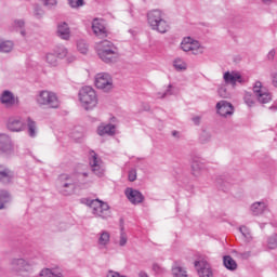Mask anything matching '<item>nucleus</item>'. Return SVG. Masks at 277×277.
Here are the masks:
<instances>
[{
    "mask_svg": "<svg viewBox=\"0 0 277 277\" xmlns=\"http://www.w3.org/2000/svg\"><path fill=\"white\" fill-rule=\"evenodd\" d=\"M225 85H237V83H246V78L241 77V74L237 71H226L223 75Z\"/></svg>",
    "mask_w": 277,
    "mask_h": 277,
    "instance_id": "obj_14",
    "label": "nucleus"
},
{
    "mask_svg": "<svg viewBox=\"0 0 277 277\" xmlns=\"http://www.w3.org/2000/svg\"><path fill=\"white\" fill-rule=\"evenodd\" d=\"M90 166L93 173H95L96 176H104L105 175V167L103 166V160L98 158L96 153L91 151L90 153Z\"/></svg>",
    "mask_w": 277,
    "mask_h": 277,
    "instance_id": "obj_12",
    "label": "nucleus"
},
{
    "mask_svg": "<svg viewBox=\"0 0 277 277\" xmlns=\"http://www.w3.org/2000/svg\"><path fill=\"white\" fill-rule=\"evenodd\" d=\"M193 122L194 124H196L198 127V124H200V120H202V118L200 116H196V117H193Z\"/></svg>",
    "mask_w": 277,
    "mask_h": 277,
    "instance_id": "obj_52",
    "label": "nucleus"
},
{
    "mask_svg": "<svg viewBox=\"0 0 277 277\" xmlns=\"http://www.w3.org/2000/svg\"><path fill=\"white\" fill-rule=\"evenodd\" d=\"M239 232L241 233L247 243H250V241H252V234L250 233V229L247 226H240Z\"/></svg>",
    "mask_w": 277,
    "mask_h": 277,
    "instance_id": "obj_33",
    "label": "nucleus"
},
{
    "mask_svg": "<svg viewBox=\"0 0 277 277\" xmlns=\"http://www.w3.org/2000/svg\"><path fill=\"white\" fill-rule=\"evenodd\" d=\"M265 209H267V205L258 201L251 206V213H253V215H262V213H265Z\"/></svg>",
    "mask_w": 277,
    "mask_h": 277,
    "instance_id": "obj_26",
    "label": "nucleus"
},
{
    "mask_svg": "<svg viewBox=\"0 0 277 277\" xmlns=\"http://www.w3.org/2000/svg\"><path fill=\"white\" fill-rule=\"evenodd\" d=\"M79 101L82 107L88 111L94 109L98 105V97L96 96V91L92 87H83L79 91Z\"/></svg>",
    "mask_w": 277,
    "mask_h": 277,
    "instance_id": "obj_5",
    "label": "nucleus"
},
{
    "mask_svg": "<svg viewBox=\"0 0 277 277\" xmlns=\"http://www.w3.org/2000/svg\"><path fill=\"white\" fill-rule=\"evenodd\" d=\"M42 1L45 8H55V5H57V0H42Z\"/></svg>",
    "mask_w": 277,
    "mask_h": 277,
    "instance_id": "obj_48",
    "label": "nucleus"
},
{
    "mask_svg": "<svg viewBox=\"0 0 277 277\" xmlns=\"http://www.w3.org/2000/svg\"><path fill=\"white\" fill-rule=\"evenodd\" d=\"M38 277H64V271L60 266L42 268Z\"/></svg>",
    "mask_w": 277,
    "mask_h": 277,
    "instance_id": "obj_20",
    "label": "nucleus"
},
{
    "mask_svg": "<svg viewBox=\"0 0 277 277\" xmlns=\"http://www.w3.org/2000/svg\"><path fill=\"white\" fill-rule=\"evenodd\" d=\"M217 92L221 98H230V92H228V90L226 89V84L221 85Z\"/></svg>",
    "mask_w": 277,
    "mask_h": 277,
    "instance_id": "obj_37",
    "label": "nucleus"
},
{
    "mask_svg": "<svg viewBox=\"0 0 277 277\" xmlns=\"http://www.w3.org/2000/svg\"><path fill=\"white\" fill-rule=\"evenodd\" d=\"M173 67L175 70H177V72H182L183 70H187V63H185V61L182 58H175L173 61Z\"/></svg>",
    "mask_w": 277,
    "mask_h": 277,
    "instance_id": "obj_32",
    "label": "nucleus"
},
{
    "mask_svg": "<svg viewBox=\"0 0 277 277\" xmlns=\"http://www.w3.org/2000/svg\"><path fill=\"white\" fill-rule=\"evenodd\" d=\"M68 3L70 8L77 9V8H83L85 2L83 0H68Z\"/></svg>",
    "mask_w": 277,
    "mask_h": 277,
    "instance_id": "obj_43",
    "label": "nucleus"
},
{
    "mask_svg": "<svg viewBox=\"0 0 277 277\" xmlns=\"http://www.w3.org/2000/svg\"><path fill=\"white\" fill-rule=\"evenodd\" d=\"M10 200H12L10 193L8 190H0V209H3Z\"/></svg>",
    "mask_w": 277,
    "mask_h": 277,
    "instance_id": "obj_31",
    "label": "nucleus"
},
{
    "mask_svg": "<svg viewBox=\"0 0 277 277\" xmlns=\"http://www.w3.org/2000/svg\"><path fill=\"white\" fill-rule=\"evenodd\" d=\"M14 153V144L12 136L8 133H0V155H12Z\"/></svg>",
    "mask_w": 277,
    "mask_h": 277,
    "instance_id": "obj_11",
    "label": "nucleus"
},
{
    "mask_svg": "<svg viewBox=\"0 0 277 277\" xmlns=\"http://www.w3.org/2000/svg\"><path fill=\"white\" fill-rule=\"evenodd\" d=\"M85 179H88V176H81L80 182L77 181V187H81V185H85L88 183V181H85Z\"/></svg>",
    "mask_w": 277,
    "mask_h": 277,
    "instance_id": "obj_51",
    "label": "nucleus"
},
{
    "mask_svg": "<svg viewBox=\"0 0 277 277\" xmlns=\"http://www.w3.org/2000/svg\"><path fill=\"white\" fill-rule=\"evenodd\" d=\"M44 14V11H42V9H36L35 10V16L37 18H42V15Z\"/></svg>",
    "mask_w": 277,
    "mask_h": 277,
    "instance_id": "obj_50",
    "label": "nucleus"
},
{
    "mask_svg": "<svg viewBox=\"0 0 277 277\" xmlns=\"http://www.w3.org/2000/svg\"><path fill=\"white\" fill-rule=\"evenodd\" d=\"M129 241V236H127V232H124V220H120V236H119V241L118 246L120 248H124L127 246V242Z\"/></svg>",
    "mask_w": 277,
    "mask_h": 277,
    "instance_id": "obj_24",
    "label": "nucleus"
},
{
    "mask_svg": "<svg viewBox=\"0 0 277 277\" xmlns=\"http://www.w3.org/2000/svg\"><path fill=\"white\" fill-rule=\"evenodd\" d=\"M6 129L12 133H22L25 131V121L21 116L10 117L6 123Z\"/></svg>",
    "mask_w": 277,
    "mask_h": 277,
    "instance_id": "obj_13",
    "label": "nucleus"
},
{
    "mask_svg": "<svg viewBox=\"0 0 277 277\" xmlns=\"http://www.w3.org/2000/svg\"><path fill=\"white\" fill-rule=\"evenodd\" d=\"M14 49V42L11 40L3 41L0 39V53H10Z\"/></svg>",
    "mask_w": 277,
    "mask_h": 277,
    "instance_id": "obj_30",
    "label": "nucleus"
},
{
    "mask_svg": "<svg viewBox=\"0 0 277 277\" xmlns=\"http://www.w3.org/2000/svg\"><path fill=\"white\" fill-rule=\"evenodd\" d=\"M147 23L154 31L166 34L170 29L166 15L161 10H153L147 13Z\"/></svg>",
    "mask_w": 277,
    "mask_h": 277,
    "instance_id": "obj_3",
    "label": "nucleus"
},
{
    "mask_svg": "<svg viewBox=\"0 0 277 277\" xmlns=\"http://www.w3.org/2000/svg\"><path fill=\"white\" fill-rule=\"evenodd\" d=\"M199 141L201 144H209L211 142V134L207 130H203L199 136Z\"/></svg>",
    "mask_w": 277,
    "mask_h": 277,
    "instance_id": "obj_36",
    "label": "nucleus"
},
{
    "mask_svg": "<svg viewBox=\"0 0 277 277\" xmlns=\"http://www.w3.org/2000/svg\"><path fill=\"white\" fill-rule=\"evenodd\" d=\"M192 174L193 176H201L202 172H205L207 170V167L205 166V163L202 161H200V159L195 158L192 161Z\"/></svg>",
    "mask_w": 277,
    "mask_h": 277,
    "instance_id": "obj_21",
    "label": "nucleus"
},
{
    "mask_svg": "<svg viewBox=\"0 0 277 277\" xmlns=\"http://www.w3.org/2000/svg\"><path fill=\"white\" fill-rule=\"evenodd\" d=\"M263 3H272V0H262Z\"/></svg>",
    "mask_w": 277,
    "mask_h": 277,
    "instance_id": "obj_60",
    "label": "nucleus"
},
{
    "mask_svg": "<svg viewBox=\"0 0 277 277\" xmlns=\"http://www.w3.org/2000/svg\"><path fill=\"white\" fill-rule=\"evenodd\" d=\"M172 276L173 277H188L187 269H185V267H183L179 264H174L172 266Z\"/></svg>",
    "mask_w": 277,
    "mask_h": 277,
    "instance_id": "obj_29",
    "label": "nucleus"
},
{
    "mask_svg": "<svg viewBox=\"0 0 277 277\" xmlns=\"http://www.w3.org/2000/svg\"><path fill=\"white\" fill-rule=\"evenodd\" d=\"M45 62L50 64V66H56L57 65V55L53 53H49L45 56Z\"/></svg>",
    "mask_w": 277,
    "mask_h": 277,
    "instance_id": "obj_38",
    "label": "nucleus"
},
{
    "mask_svg": "<svg viewBox=\"0 0 277 277\" xmlns=\"http://www.w3.org/2000/svg\"><path fill=\"white\" fill-rule=\"evenodd\" d=\"M57 57H60V60H63V57H66L68 55V50L64 47L58 48V50L56 51Z\"/></svg>",
    "mask_w": 277,
    "mask_h": 277,
    "instance_id": "obj_44",
    "label": "nucleus"
},
{
    "mask_svg": "<svg viewBox=\"0 0 277 277\" xmlns=\"http://www.w3.org/2000/svg\"><path fill=\"white\" fill-rule=\"evenodd\" d=\"M21 36L25 38V36H27V31H25V29L21 30Z\"/></svg>",
    "mask_w": 277,
    "mask_h": 277,
    "instance_id": "obj_59",
    "label": "nucleus"
},
{
    "mask_svg": "<svg viewBox=\"0 0 277 277\" xmlns=\"http://www.w3.org/2000/svg\"><path fill=\"white\" fill-rule=\"evenodd\" d=\"M272 81H273L274 88H277V74L272 75Z\"/></svg>",
    "mask_w": 277,
    "mask_h": 277,
    "instance_id": "obj_53",
    "label": "nucleus"
},
{
    "mask_svg": "<svg viewBox=\"0 0 277 277\" xmlns=\"http://www.w3.org/2000/svg\"><path fill=\"white\" fill-rule=\"evenodd\" d=\"M195 267L198 272L199 277H213L211 265L206 260H199L195 262Z\"/></svg>",
    "mask_w": 277,
    "mask_h": 277,
    "instance_id": "obj_16",
    "label": "nucleus"
},
{
    "mask_svg": "<svg viewBox=\"0 0 277 277\" xmlns=\"http://www.w3.org/2000/svg\"><path fill=\"white\" fill-rule=\"evenodd\" d=\"M250 256H252L251 251H243V252H238L237 253V258L241 259L242 261H247V259H249Z\"/></svg>",
    "mask_w": 277,
    "mask_h": 277,
    "instance_id": "obj_45",
    "label": "nucleus"
},
{
    "mask_svg": "<svg viewBox=\"0 0 277 277\" xmlns=\"http://www.w3.org/2000/svg\"><path fill=\"white\" fill-rule=\"evenodd\" d=\"M76 57L74 55H70L67 57V62L70 64L72 62H75Z\"/></svg>",
    "mask_w": 277,
    "mask_h": 277,
    "instance_id": "obj_57",
    "label": "nucleus"
},
{
    "mask_svg": "<svg viewBox=\"0 0 277 277\" xmlns=\"http://www.w3.org/2000/svg\"><path fill=\"white\" fill-rule=\"evenodd\" d=\"M172 94H174V92L172 91V84H169L167 90L163 93L158 92L157 96L158 98H166V96H172Z\"/></svg>",
    "mask_w": 277,
    "mask_h": 277,
    "instance_id": "obj_40",
    "label": "nucleus"
},
{
    "mask_svg": "<svg viewBox=\"0 0 277 277\" xmlns=\"http://www.w3.org/2000/svg\"><path fill=\"white\" fill-rule=\"evenodd\" d=\"M172 136L176 137V140H179V137H181V134L179 133V131L174 130V131H172Z\"/></svg>",
    "mask_w": 277,
    "mask_h": 277,
    "instance_id": "obj_55",
    "label": "nucleus"
},
{
    "mask_svg": "<svg viewBox=\"0 0 277 277\" xmlns=\"http://www.w3.org/2000/svg\"><path fill=\"white\" fill-rule=\"evenodd\" d=\"M96 52L105 64H114L118 60V48L109 40H104L96 43Z\"/></svg>",
    "mask_w": 277,
    "mask_h": 277,
    "instance_id": "obj_2",
    "label": "nucleus"
},
{
    "mask_svg": "<svg viewBox=\"0 0 277 277\" xmlns=\"http://www.w3.org/2000/svg\"><path fill=\"white\" fill-rule=\"evenodd\" d=\"M124 194L131 205H142L144 202V195L137 189L128 187Z\"/></svg>",
    "mask_w": 277,
    "mask_h": 277,
    "instance_id": "obj_17",
    "label": "nucleus"
},
{
    "mask_svg": "<svg viewBox=\"0 0 277 277\" xmlns=\"http://www.w3.org/2000/svg\"><path fill=\"white\" fill-rule=\"evenodd\" d=\"M92 29L97 38H107V28L105 27V22L103 19H93Z\"/></svg>",
    "mask_w": 277,
    "mask_h": 277,
    "instance_id": "obj_19",
    "label": "nucleus"
},
{
    "mask_svg": "<svg viewBox=\"0 0 277 277\" xmlns=\"http://www.w3.org/2000/svg\"><path fill=\"white\" fill-rule=\"evenodd\" d=\"M223 265L226 267V269H229L230 272H235L237 269V262L230 258V255H225L223 258Z\"/></svg>",
    "mask_w": 277,
    "mask_h": 277,
    "instance_id": "obj_28",
    "label": "nucleus"
},
{
    "mask_svg": "<svg viewBox=\"0 0 277 277\" xmlns=\"http://www.w3.org/2000/svg\"><path fill=\"white\" fill-rule=\"evenodd\" d=\"M97 134L103 136V135H116V126L108 123L104 124L102 123L101 126L97 127Z\"/></svg>",
    "mask_w": 277,
    "mask_h": 277,
    "instance_id": "obj_22",
    "label": "nucleus"
},
{
    "mask_svg": "<svg viewBox=\"0 0 277 277\" xmlns=\"http://www.w3.org/2000/svg\"><path fill=\"white\" fill-rule=\"evenodd\" d=\"M89 207L95 217H101L102 220L111 217V210H109V205L107 202L100 199H93L89 201Z\"/></svg>",
    "mask_w": 277,
    "mask_h": 277,
    "instance_id": "obj_7",
    "label": "nucleus"
},
{
    "mask_svg": "<svg viewBox=\"0 0 277 277\" xmlns=\"http://www.w3.org/2000/svg\"><path fill=\"white\" fill-rule=\"evenodd\" d=\"M262 88H263V83H261V81H256L253 87V92L256 97L259 96V94H263L265 92V91H263Z\"/></svg>",
    "mask_w": 277,
    "mask_h": 277,
    "instance_id": "obj_42",
    "label": "nucleus"
},
{
    "mask_svg": "<svg viewBox=\"0 0 277 277\" xmlns=\"http://www.w3.org/2000/svg\"><path fill=\"white\" fill-rule=\"evenodd\" d=\"M95 85L98 90L103 92H109L114 89V79L107 72H101L95 76Z\"/></svg>",
    "mask_w": 277,
    "mask_h": 277,
    "instance_id": "obj_9",
    "label": "nucleus"
},
{
    "mask_svg": "<svg viewBox=\"0 0 277 277\" xmlns=\"http://www.w3.org/2000/svg\"><path fill=\"white\" fill-rule=\"evenodd\" d=\"M77 49L82 55H85L88 53V44L85 41H78Z\"/></svg>",
    "mask_w": 277,
    "mask_h": 277,
    "instance_id": "obj_41",
    "label": "nucleus"
},
{
    "mask_svg": "<svg viewBox=\"0 0 277 277\" xmlns=\"http://www.w3.org/2000/svg\"><path fill=\"white\" fill-rule=\"evenodd\" d=\"M13 272L19 274V276L31 277L34 269H36V263L30 259H14L11 263Z\"/></svg>",
    "mask_w": 277,
    "mask_h": 277,
    "instance_id": "obj_6",
    "label": "nucleus"
},
{
    "mask_svg": "<svg viewBox=\"0 0 277 277\" xmlns=\"http://www.w3.org/2000/svg\"><path fill=\"white\" fill-rule=\"evenodd\" d=\"M81 176H88V172L61 174L57 180V187L60 193L63 196H70L75 194V189H77V185H78L77 181L81 182Z\"/></svg>",
    "mask_w": 277,
    "mask_h": 277,
    "instance_id": "obj_1",
    "label": "nucleus"
},
{
    "mask_svg": "<svg viewBox=\"0 0 277 277\" xmlns=\"http://www.w3.org/2000/svg\"><path fill=\"white\" fill-rule=\"evenodd\" d=\"M27 129L29 137H36V135H38V124L31 117L27 118Z\"/></svg>",
    "mask_w": 277,
    "mask_h": 277,
    "instance_id": "obj_27",
    "label": "nucleus"
},
{
    "mask_svg": "<svg viewBox=\"0 0 277 277\" xmlns=\"http://www.w3.org/2000/svg\"><path fill=\"white\" fill-rule=\"evenodd\" d=\"M138 277H148V273L144 272V271H141L138 273Z\"/></svg>",
    "mask_w": 277,
    "mask_h": 277,
    "instance_id": "obj_56",
    "label": "nucleus"
},
{
    "mask_svg": "<svg viewBox=\"0 0 277 277\" xmlns=\"http://www.w3.org/2000/svg\"><path fill=\"white\" fill-rule=\"evenodd\" d=\"M13 27H17L18 29H25V19H14Z\"/></svg>",
    "mask_w": 277,
    "mask_h": 277,
    "instance_id": "obj_47",
    "label": "nucleus"
},
{
    "mask_svg": "<svg viewBox=\"0 0 277 277\" xmlns=\"http://www.w3.org/2000/svg\"><path fill=\"white\" fill-rule=\"evenodd\" d=\"M128 179L130 183H133L137 179V172L135 170H131L128 174Z\"/></svg>",
    "mask_w": 277,
    "mask_h": 277,
    "instance_id": "obj_49",
    "label": "nucleus"
},
{
    "mask_svg": "<svg viewBox=\"0 0 277 277\" xmlns=\"http://www.w3.org/2000/svg\"><path fill=\"white\" fill-rule=\"evenodd\" d=\"M216 114L222 116V118H228V116L235 114V106L230 102L220 101L216 103Z\"/></svg>",
    "mask_w": 277,
    "mask_h": 277,
    "instance_id": "obj_15",
    "label": "nucleus"
},
{
    "mask_svg": "<svg viewBox=\"0 0 277 277\" xmlns=\"http://www.w3.org/2000/svg\"><path fill=\"white\" fill-rule=\"evenodd\" d=\"M57 36L62 38V40H69L70 39V27L63 22L57 26Z\"/></svg>",
    "mask_w": 277,
    "mask_h": 277,
    "instance_id": "obj_23",
    "label": "nucleus"
},
{
    "mask_svg": "<svg viewBox=\"0 0 277 277\" xmlns=\"http://www.w3.org/2000/svg\"><path fill=\"white\" fill-rule=\"evenodd\" d=\"M36 103L43 109H58L60 107V98L57 97V94L49 90L39 91L36 95Z\"/></svg>",
    "mask_w": 277,
    "mask_h": 277,
    "instance_id": "obj_4",
    "label": "nucleus"
},
{
    "mask_svg": "<svg viewBox=\"0 0 277 277\" xmlns=\"http://www.w3.org/2000/svg\"><path fill=\"white\" fill-rule=\"evenodd\" d=\"M267 247L269 248V250H276V248H277V235L276 234H274L273 236H271L268 238Z\"/></svg>",
    "mask_w": 277,
    "mask_h": 277,
    "instance_id": "obj_39",
    "label": "nucleus"
},
{
    "mask_svg": "<svg viewBox=\"0 0 277 277\" xmlns=\"http://www.w3.org/2000/svg\"><path fill=\"white\" fill-rule=\"evenodd\" d=\"M275 55H276V50H271V51L268 52L267 57H268V60H273V58L275 57Z\"/></svg>",
    "mask_w": 277,
    "mask_h": 277,
    "instance_id": "obj_54",
    "label": "nucleus"
},
{
    "mask_svg": "<svg viewBox=\"0 0 277 277\" xmlns=\"http://www.w3.org/2000/svg\"><path fill=\"white\" fill-rule=\"evenodd\" d=\"M269 109H271L272 111H277V105H272V106L269 107Z\"/></svg>",
    "mask_w": 277,
    "mask_h": 277,
    "instance_id": "obj_58",
    "label": "nucleus"
},
{
    "mask_svg": "<svg viewBox=\"0 0 277 277\" xmlns=\"http://www.w3.org/2000/svg\"><path fill=\"white\" fill-rule=\"evenodd\" d=\"M181 49L185 53L190 55H202L205 53V48L197 40L192 39V37H186L181 42Z\"/></svg>",
    "mask_w": 277,
    "mask_h": 277,
    "instance_id": "obj_8",
    "label": "nucleus"
},
{
    "mask_svg": "<svg viewBox=\"0 0 277 277\" xmlns=\"http://www.w3.org/2000/svg\"><path fill=\"white\" fill-rule=\"evenodd\" d=\"M243 101L248 107H254V95H252V93L246 92Z\"/></svg>",
    "mask_w": 277,
    "mask_h": 277,
    "instance_id": "obj_35",
    "label": "nucleus"
},
{
    "mask_svg": "<svg viewBox=\"0 0 277 277\" xmlns=\"http://www.w3.org/2000/svg\"><path fill=\"white\" fill-rule=\"evenodd\" d=\"M259 103H262V105H265L266 103H269L272 101V94L268 92H263L262 94L258 95Z\"/></svg>",
    "mask_w": 277,
    "mask_h": 277,
    "instance_id": "obj_34",
    "label": "nucleus"
},
{
    "mask_svg": "<svg viewBox=\"0 0 277 277\" xmlns=\"http://www.w3.org/2000/svg\"><path fill=\"white\" fill-rule=\"evenodd\" d=\"M0 103L8 109H12V107H18L21 105V100L11 91L5 90L0 95Z\"/></svg>",
    "mask_w": 277,
    "mask_h": 277,
    "instance_id": "obj_10",
    "label": "nucleus"
},
{
    "mask_svg": "<svg viewBox=\"0 0 277 277\" xmlns=\"http://www.w3.org/2000/svg\"><path fill=\"white\" fill-rule=\"evenodd\" d=\"M153 272H155V274H164L166 269L161 265L154 263Z\"/></svg>",
    "mask_w": 277,
    "mask_h": 277,
    "instance_id": "obj_46",
    "label": "nucleus"
},
{
    "mask_svg": "<svg viewBox=\"0 0 277 277\" xmlns=\"http://www.w3.org/2000/svg\"><path fill=\"white\" fill-rule=\"evenodd\" d=\"M14 171L4 164H0V183L3 185H10L14 181Z\"/></svg>",
    "mask_w": 277,
    "mask_h": 277,
    "instance_id": "obj_18",
    "label": "nucleus"
},
{
    "mask_svg": "<svg viewBox=\"0 0 277 277\" xmlns=\"http://www.w3.org/2000/svg\"><path fill=\"white\" fill-rule=\"evenodd\" d=\"M110 239H111V235L109 234V232L103 230L102 233H100L97 243L98 246H101V248H107V246H109Z\"/></svg>",
    "mask_w": 277,
    "mask_h": 277,
    "instance_id": "obj_25",
    "label": "nucleus"
}]
</instances>
